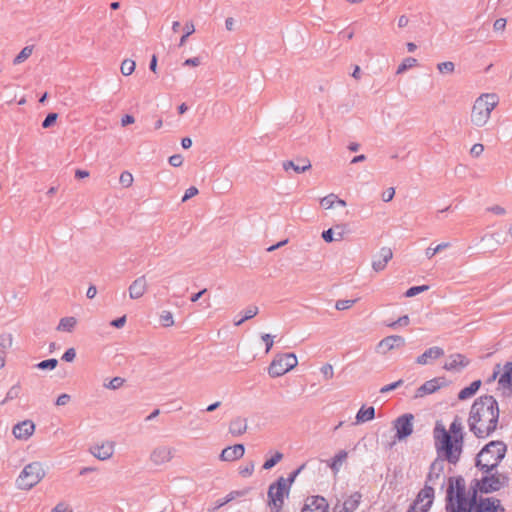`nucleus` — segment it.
Here are the masks:
<instances>
[{
	"label": "nucleus",
	"mask_w": 512,
	"mask_h": 512,
	"mask_svg": "<svg viewBox=\"0 0 512 512\" xmlns=\"http://www.w3.org/2000/svg\"><path fill=\"white\" fill-rule=\"evenodd\" d=\"M499 406L492 395H482L473 402L469 417V430L476 438H486L496 429L499 421Z\"/></svg>",
	"instance_id": "nucleus-1"
},
{
	"label": "nucleus",
	"mask_w": 512,
	"mask_h": 512,
	"mask_svg": "<svg viewBox=\"0 0 512 512\" xmlns=\"http://www.w3.org/2000/svg\"><path fill=\"white\" fill-rule=\"evenodd\" d=\"M437 459L456 465L463 453L464 442L448 436L447 430L439 421L433 430Z\"/></svg>",
	"instance_id": "nucleus-2"
},
{
	"label": "nucleus",
	"mask_w": 512,
	"mask_h": 512,
	"mask_svg": "<svg viewBox=\"0 0 512 512\" xmlns=\"http://www.w3.org/2000/svg\"><path fill=\"white\" fill-rule=\"evenodd\" d=\"M507 445L500 440L487 443L476 455L475 466L481 472H492L505 458Z\"/></svg>",
	"instance_id": "nucleus-3"
},
{
	"label": "nucleus",
	"mask_w": 512,
	"mask_h": 512,
	"mask_svg": "<svg viewBox=\"0 0 512 512\" xmlns=\"http://www.w3.org/2000/svg\"><path fill=\"white\" fill-rule=\"evenodd\" d=\"M459 486L463 490V497L465 498V501L463 502V506L467 507V510L469 511H476V507L478 504L479 499H477V494L480 492V490L477 489L476 485L474 483H471L468 497L466 494V487H465V480L462 476H454L448 478V487L446 491V499L449 497L450 490L452 488L451 496H452V503L455 505H459Z\"/></svg>",
	"instance_id": "nucleus-4"
},
{
	"label": "nucleus",
	"mask_w": 512,
	"mask_h": 512,
	"mask_svg": "<svg viewBox=\"0 0 512 512\" xmlns=\"http://www.w3.org/2000/svg\"><path fill=\"white\" fill-rule=\"evenodd\" d=\"M498 104V97L496 94H483L476 99L472 112L471 122L477 126H484L490 118L491 112Z\"/></svg>",
	"instance_id": "nucleus-5"
},
{
	"label": "nucleus",
	"mask_w": 512,
	"mask_h": 512,
	"mask_svg": "<svg viewBox=\"0 0 512 512\" xmlns=\"http://www.w3.org/2000/svg\"><path fill=\"white\" fill-rule=\"evenodd\" d=\"M481 479H474V483L480 493L489 494L501 490L508 486L510 478L505 473H499L496 470L492 472H482Z\"/></svg>",
	"instance_id": "nucleus-6"
},
{
	"label": "nucleus",
	"mask_w": 512,
	"mask_h": 512,
	"mask_svg": "<svg viewBox=\"0 0 512 512\" xmlns=\"http://www.w3.org/2000/svg\"><path fill=\"white\" fill-rule=\"evenodd\" d=\"M45 476V471L39 462H32L24 467L16 480L19 489L29 490L37 485Z\"/></svg>",
	"instance_id": "nucleus-7"
},
{
	"label": "nucleus",
	"mask_w": 512,
	"mask_h": 512,
	"mask_svg": "<svg viewBox=\"0 0 512 512\" xmlns=\"http://www.w3.org/2000/svg\"><path fill=\"white\" fill-rule=\"evenodd\" d=\"M290 491L289 484L284 477H279L273 482L267 492L268 504L273 512H280L284 505V498Z\"/></svg>",
	"instance_id": "nucleus-8"
},
{
	"label": "nucleus",
	"mask_w": 512,
	"mask_h": 512,
	"mask_svg": "<svg viewBox=\"0 0 512 512\" xmlns=\"http://www.w3.org/2000/svg\"><path fill=\"white\" fill-rule=\"evenodd\" d=\"M298 364L294 353L278 354L274 357L268 367V374L272 378L280 377L295 368Z\"/></svg>",
	"instance_id": "nucleus-9"
},
{
	"label": "nucleus",
	"mask_w": 512,
	"mask_h": 512,
	"mask_svg": "<svg viewBox=\"0 0 512 512\" xmlns=\"http://www.w3.org/2000/svg\"><path fill=\"white\" fill-rule=\"evenodd\" d=\"M413 419L411 413H406L399 416L394 421V428L396 429L395 438L399 441L408 438L413 433Z\"/></svg>",
	"instance_id": "nucleus-10"
},
{
	"label": "nucleus",
	"mask_w": 512,
	"mask_h": 512,
	"mask_svg": "<svg viewBox=\"0 0 512 512\" xmlns=\"http://www.w3.org/2000/svg\"><path fill=\"white\" fill-rule=\"evenodd\" d=\"M449 382L445 377H435L423 383L416 389L415 398H422L426 395L437 392L440 388L448 386Z\"/></svg>",
	"instance_id": "nucleus-11"
},
{
	"label": "nucleus",
	"mask_w": 512,
	"mask_h": 512,
	"mask_svg": "<svg viewBox=\"0 0 512 512\" xmlns=\"http://www.w3.org/2000/svg\"><path fill=\"white\" fill-rule=\"evenodd\" d=\"M329 504L327 500L320 495L308 497L301 512H328Z\"/></svg>",
	"instance_id": "nucleus-12"
},
{
	"label": "nucleus",
	"mask_w": 512,
	"mask_h": 512,
	"mask_svg": "<svg viewBox=\"0 0 512 512\" xmlns=\"http://www.w3.org/2000/svg\"><path fill=\"white\" fill-rule=\"evenodd\" d=\"M405 346V339L399 335H390L383 338L377 345V352L386 354L395 348Z\"/></svg>",
	"instance_id": "nucleus-13"
},
{
	"label": "nucleus",
	"mask_w": 512,
	"mask_h": 512,
	"mask_svg": "<svg viewBox=\"0 0 512 512\" xmlns=\"http://www.w3.org/2000/svg\"><path fill=\"white\" fill-rule=\"evenodd\" d=\"M498 385L504 390L503 395L512 396V362L508 361L503 366V373L498 379Z\"/></svg>",
	"instance_id": "nucleus-14"
},
{
	"label": "nucleus",
	"mask_w": 512,
	"mask_h": 512,
	"mask_svg": "<svg viewBox=\"0 0 512 512\" xmlns=\"http://www.w3.org/2000/svg\"><path fill=\"white\" fill-rule=\"evenodd\" d=\"M500 500L494 497H480L475 512H504Z\"/></svg>",
	"instance_id": "nucleus-15"
},
{
	"label": "nucleus",
	"mask_w": 512,
	"mask_h": 512,
	"mask_svg": "<svg viewBox=\"0 0 512 512\" xmlns=\"http://www.w3.org/2000/svg\"><path fill=\"white\" fill-rule=\"evenodd\" d=\"M444 462L440 461V459L435 458L429 467V472L426 477V483L436 484V481L442 478L441 487H444L445 477L444 473Z\"/></svg>",
	"instance_id": "nucleus-16"
},
{
	"label": "nucleus",
	"mask_w": 512,
	"mask_h": 512,
	"mask_svg": "<svg viewBox=\"0 0 512 512\" xmlns=\"http://www.w3.org/2000/svg\"><path fill=\"white\" fill-rule=\"evenodd\" d=\"M282 167L286 172L292 169L295 173L300 174L311 169L312 165L308 158L298 157L295 160L284 161Z\"/></svg>",
	"instance_id": "nucleus-17"
},
{
	"label": "nucleus",
	"mask_w": 512,
	"mask_h": 512,
	"mask_svg": "<svg viewBox=\"0 0 512 512\" xmlns=\"http://www.w3.org/2000/svg\"><path fill=\"white\" fill-rule=\"evenodd\" d=\"M435 491L434 488L425 482L424 487L418 492L415 500L412 503L422 504L425 508L430 509L434 500Z\"/></svg>",
	"instance_id": "nucleus-18"
},
{
	"label": "nucleus",
	"mask_w": 512,
	"mask_h": 512,
	"mask_svg": "<svg viewBox=\"0 0 512 512\" xmlns=\"http://www.w3.org/2000/svg\"><path fill=\"white\" fill-rule=\"evenodd\" d=\"M173 452H174L173 448H169L166 446H160V447L155 448L152 451V453L150 455V459L154 464L161 465L166 462H169L172 459Z\"/></svg>",
	"instance_id": "nucleus-19"
},
{
	"label": "nucleus",
	"mask_w": 512,
	"mask_h": 512,
	"mask_svg": "<svg viewBox=\"0 0 512 512\" xmlns=\"http://www.w3.org/2000/svg\"><path fill=\"white\" fill-rule=\"evenodd\" d=\"M470 361L463 354L456 353L452 354L449 357V361L446 362L443 368L447 371H456L459 372L463 368L469 365Z\"/></svg>",
	"instance_id": "nucleus-20"
},
{
	"label": "nucleus",
	"mask_w": 512,
	"mask_h": 512,
	"mask_svg": "<svg viewBox=\"0 0 512 512\" xmlns=\"http://www.w3.org/2000/svg\"><path fill=\"white\" fill-rule=\"evenodd\" d=\"M393 252L389 247H382L372 262V268L376 272H380L386 268L387 263L392 259Z\"/></svg>",
	"instance_id": "nucleus-21"
},
{
	"label": "nucleus",
	"mask_w": 512,
	"mask_h": 512,
	"mask_svg": "<svg viewBox=\"0 0 512 512\" xmlns=\"http://www.w3.org/2000/svg\"><path fill=\"white\" fill-rule=\"evenodd\" d=\"M35 430V424L31 420H24L13 427V434L17 439H28Z\"/></svg>",
	"instance_id": "nucleus-22"
},
{
	"label": "nucleus",
	"mask_w": 512,
	"mask_h": 512,
	"mask_svg": "<svg viewBox=\"0 0 512 512\" xmlns=\"http://www.w3.org/2000/svg\"><path fill=\"white\" fill-rule=\"evenodd\" d=\"M245 453V447L243 444H235L233 446L226 447L220 454L222 461H234L243 457Z\"/></svg>",
	"instance_id": "nucleus-23"
},
{
	"label": "nucleus",
	"mask_w": 512,
	"mask_h": 512,
	"mask_svg": "<svg viewBox=\"0 0 512 512\" xmlns=\"http://www.w3.org/2000/svg\"><path fill=\"white\" fill-rule=\"evenodd\" d=\"M147 290V281L146 277L140 276L135 279L132 284L129 286V296L131 299H139L141 298Z\"/></svg>",
	"instance_id": "nucleus-24"
},
{
	"label": "nucleus",
	"mask_w": 512,
	"mask_h": 512,
	"mask_svg": "<svg viewBox=\"0 0 512 512\" xmlns=\"http://www.w3.org/2000/svg\"><path fill=\"white\" fill-rule=\"evenodd\" d=\"M444 355V350L441 347L433 346L427 349L424 353L416 358V363L419 365H426L430 360H436Z\"/></svg>",
	"instance_id": "nucleus-25"
},
{
	"label": "nucleus",
	"mask_w": 512,
	"mask_h": 512,
	"mask_svg": "<svg viewBox=\"0 0 512 512\" xmlns=\"http://www.w3.org/2000/svg\"><path fill=\"white\" fill-rule=\"evenodd\" d=\"M362 499V494L360 492H354L348 499H346L343 503L342 508L339 512H355L358 508ZM336 512V510H334Z\"/></svg>",
	"instance_id": "nucleus-26"
},
{
	"label": "nucleus",
	"mask_w": 512,
	"mask_h": 512,
	"mask_svg": "<svg viewBox=\"0 0 512 512\" xmlns=\"http://www.w3.org/2000/svg\"><path fill=\"white\" fill-rule=\"evenodd\" d=\"M113 444L107 443L95 446L91 452L99 460H107L113 455Z\"/></svg>",
	"instance_id": "nucleus-27"
},
{
	"label": "nucleus",
	"mask_w": 512,
	"mask_h": 512,
	"mask_svg": "<svg viewBox=\"0 0 512 512\" xmlns=\"http://www.w3.org/2000/svg\"><path fill=\"white\" fill-rule=\"evenodd\" d=\"M247 430L246 419L237 417L233 419L229 424V432L234 436H240Z\"/></svg>",
	"instance_id": "nucleus-28"
},
{
	"label": "nucleus",
	"mask_w": 512,
	"mask_h": 512,
	"mask_svg": "<svg viewBox=\"0 0 512 512\" xmlns=\"http://www.w3.org/2000/svg\"><path fill=\"white\" fill-rule=\"evenodd\" d=\"M481 385L482 381L480 379L473 381L469 386L460 390V392L458 393V399L466 400L474 396L480 389Z\"/></svg>",
	"instance_id": "nucleus-29"
},
{
	"label": "nucleus",
	"mask_w": 512,
	"mask_h": 512,
	"mask_svg": "<svg viewBox=\"0 0 512 512\" xmlns=\"http://www.w3.org/2000/svg\"><path fill=\"white\" fill-rule=\"evenodd\" d=\"M448 436L464 442V432L459 417H455L447 430Z\"/></svg>",
	"instance_id": "nucleus-30"
},
{
	"label": "nucleus",
	"mask_w": 512,
	"mask_h": 512,
	"mask_svg": "<svg viewBox=\"0 0 512 512\" xmlns=\"http://www.w3.org/2000/svg\"><path fill=\"white\" fill-rule=\"evenodd\" d=\"M375 418V408L370 406L365 408L362 406L356 414L357 423H363L367 421H371Z\"/></svg>",
	"instance_id": "nucleus-31"
},
{
	"label": "nucleus",
	"mask_w": 512,
	"mask_h": 512,
	"mask_svg": "<svg viewBox=\"0 0 512 512\" xmlns=\"http://www.w3.org/2000/svg\"><path fill=\"white\" fill-rule=\"evenodd\" d=\"M77 324L75 317H64L60 320L57 330L71 332Z\"/></svg>",
	"instance_id": "nucleus-32"
},
{
	"label": "nucleus",
	"mask_w": 512,
	"mask_h": 512,
	"mask_svg": "<svg viewBox=\"0 0 512 512\" xmlns=\"http://www.w3.org/2000/svg\"><path fill=\"white\" fill-rule=\"evenodd\" d=\"M33 49H34L33 45L25 46L19 52V54L14 58L13 64L18 65V64H21L22 62H24L26 59H28L31 56Z\"/></svg>",
	"instance_id": "nucleus-33"
},
{
	"label": "nucleus",
	"mask_w": 512,
	"mask_h": 512,
	"mask_svg": "<svg viewBox=\"0 0 512 512\" xmlns=\"http://www.w3.org/2000/svg\"><path fill=\"white\" fill-rule=\"evenodd\" d=\"M20 391H21V386H20L19 383L13 385L9 389V391L7 392L6 397L4 398V400L0 402V405H3V404H5L8 401H11V400H14V399L18 398L19 394H20Z\"/></svg>",
	"instance_id": "nucleus-34"
},
{
	"label": "nucleus",
	"mask_w": 512,
	"mask_h": 512,
	"mask_svg": "<svg viewBox=\"0 0 512 512\" xmlns=\"http://www.w3.org/2000/svg\"><path fill=\"white\" fill-rule=\"evenodd\" d=\"M57 365L58 360L56 358H50L37 363L35 367L40 370H53Z\"/></svg>",
	"instance_id": "nucleus-35"
},
{
	"label": "nucleus",
	"mask_w": 512,
	"mask_h": 512,
	"mask_svg": "<svg viewBox=\"0 0 512 512\" xmlns=\"http://www.w3.org/2000/svg\"><path fill=\"white\" fill-rule=\"evenodd\" d=\"M135 67H136L135 61H133L131 59H125L121 63V67H120L121 73L124 76H129L134 72Z\"/></svg>",
	"instance_id": "nucleus-36"
},
{
	"label": "nucleus",
	"mask_w": 512,
	"mask_h": 512,
	"mask_svg": "<svg viewBox=\"0 0 512 512\" xmlns=\"http://www.w3.org/2000/svg\"><path fill=\"white\" fill-rule=\"evenodd\" d=\"M417 63V60L415 58H412V57H407L405 58L401 64L398 66L397 70H396V74H402L404 73L406 70H408L409 68H412L416 65Z\"/></svg>",
	"instance_id": "nucleus-37"
},
{
	"label": "nucleus",
	"mask_w": 512,
	"mask_h": 512,
	"mask_svg": "<svg viewBox=\"0 0 512 512\" xmlns=\"http://www.w3.org/2000/svg\"><path fill=\"white\" fill-rule=\"evenodd\" d=\"M283 458V454L281 452H276L272 457L267 459L262 468L264 470H270L272 469L279 461H281Z\"/></svg>",
	"instance_id": "nucleus-38"
},
{
	"label": "nucleus",
	"mask_w": 512,
	"mask_h": 512,
	"mask_svg": "<svg viewBox=\"0 0 512 512\" xmlns=\"http://www.w3.org/2000/svg\"><path fill=\"white\" fill-rule=\"evenodd\" d=\"M347 452L345 450L339 451L332 459V463L330 464V468L333 471H338V465L347 458Z\"/></svg>",
	"instance_id": "nucleus-39"
},
{
	"label": "nucleus",
	"mask_w": 512,
	"mask_h": 512,
	"mask_svg": "<svg viewBox=\"0 0 512 512\" xmlns=\"http://www.w3.org/2000/svg\"><path fill=\"white\" fill-rule=\"evenodd\" d=\"M449 246V243H440L436 247H428L425 251V255L428 259H431L434 255L444 250Z\"/></svg>",
	"instance_id": "nucleus-40"
},
{
	"label": "nucleus",
	"mask_w": 512,
	"mask_h": 512,
	"mask_svg": "<svg viewBox=\"0 0 512 512\" xmlns=\"http://www.w3.org/2000/svg\"><path fill=\"white\" fill-rule=\"evenodd\" d=\"M428 289H429L428 285L412 286L406 290L404 295H405V297H414L424 291H427Z\"/></svg>",
	"instance_id": "nucleus-41"
},
{
	"label": "nucleus",
	"mask_w": 512,
	"mask_h": 512,
	"mask_svg": "<svg viewBox=\"0 0 512 512\" xmlns=\"http://www.w3.org/2000/svg\"><path fill=\"white\" fill-rule=\"evenodd\" d=\"M12 345V335L11 334H1L0 335V351L6 353V350L10 348Z\"/></svg>",
	"instance_id": "nucleus-42"
},
{
	"label": "nucleus",
	"mask_w": 512,
	"mask_h": 512,
	"mask_svg": "<svg viewBox=\"0 0 512 512\" xmlns=\"http://www.w3.org/2000/svg\"><path fill=\"white\" fill-rule=\"evenodd\" d=\"M125 382V379L122 377H114L108 383H104V387L110 390H116L120 388Z\"/></svg>",
	"instance_id": "nucleus-43"
},
{
	"label": "nucleus",
	"mask_w": 512,
	"mask_h": 512,
	"mask_svg": "<svg viewBox=\"0 0 512 512\" xmlns=\"http://www.w3.org/2000/svg\"><path fill=\"white\" fill-rule=\"evenodd\" d=\"M160 322L163 327H170L174 324L173 315L170 311H162Z\"/></svg>",
	"instance_id": "nucleus-44"
},
{
	"label": "nucleus",
	"mask_w": 512,
	"mask_h": 512,
	"mask_svg": "<svg viewBox=\"0 0 512 512\" xmlns=\"http://www.w3.org/2000/svg\"><path fill=\"white\" fill-rule=\"evenodd\" d=\"M249 492V489H243V490H236L231 491L227 496L223 499V503H229L230 501L234 500L237 497H243L247 495Z\"/></svg>",
	"instance_id": "nucleus-45"
},
{
	"label": "nucleus",
	"mask_w": 512,
	"mask_h": 512,
	"mask_svg": "<svg viewBox=\"0 0 512 512\" xmlns=\"http://www.w3.org/2000/svg\"><path fill=\"white\" fill-rule=\"evenodd\" d=\"M337 199V195L331 193L325 197H323L320 201V204L325 209H331L333 205L335 204V201Z\"/></svg>",
	"instance_id": "nucleus-46"
},
{
	"label": "nucleus",
	"mask_w": 512,
	"mask_h": 512,
	"mask_svg": "<svg viewBox=\"0 0 512 512\" xmlns=\"http://www.w3.org/2000/svg\"><path fill=\"white\" fill-rule=\"evenodd\" d=\"M357 301L358 299L338 300L336 301L335 308L339 311H344L351 308Z\"/></svg>",
	"instance_id": "nucleus-47"
},
{
	"label": "nucleus",
	"mask_w": 512,
	"mask_h": 512,
	"mask_svg": "<svg viewBox=\"0 0 512 512\" xmlns=\"http://www.w3.org/2000/svg\"><path fill=\"white\" fill-rule=\"evenodd\" d=\"M58 119V114L55 112L48 113L45 119L42 122V127L44 129L50 128L53 126Z\"/></svg>",
	"instance_id": "nucleus-48"
},
{
	"label": "nucleus",
	"mask_w": 512,
	"mask_h": 512,
	"mask_svg": "<svg viewBox=\"0 0 512 512\" xmlns=\"http://www.w3.org/2000/svg\"><path fill=\"white\" fill-rule=\"evenodd\" d=\"M437 69L440 73H453L455 70V64L451 61L441 62L437 65Z\"/></svg>",
	"instance_id": "nucleus-49"
},
{
	"label": "nucleus",
	"mask_w": 512,
	"mask_h": 512,
	"mask_svg": "<svg viewBox=\"0 0 512 512\" xmlns=\"http://www.w3.org/2000/svg\"><path fill=\"white\" fill-rule=\"evenodd\" d=\"M119 182L123 187H130L133 183V176L128 171H123L120 175Z\"/></svg>",
	"instance_id": "nucleus-50"
},
{
	"label": "nucleus",
	"mask_w": 512,
	"mask_h": 512,
	"mask_svg": "<svg viewBox=\"0 0 512 512\" xmlns=\"http://www.w3.org/2000/svg\"><path fill=\"white\" fill-rule=\"evenodd\" d=\"M259 312V309L257 306H249L243 311L242 321H247L255 317Z\"/></svg>",
	"instance_id": "nucleus-51"
},
{
	"label": "nucleus",
	"mask_w": 512,
	"mask_h": 512,
	"mask_svg": "<svg viewBox=\"0 0 512 512\" xmlns=\"http://www.w3.org/2000/svg\"><path fill=\"white\" fill-rule=\"evenodd\" d=\"M254 467H255L254 462L250 461L244 467L239 468V474L242 477H249L253 474Z\"/></svg>",
	"instance_id": "nucleus-52"
},
{
	"label": "nucleus",
	"mask_w": 512,
	"mask_h": 512,
	"mask_svg": "<svg viewBox=\"0 0 512 512\" xmlns=\"http://www.w3.org/2000/svg\"><path fill=\"white\" fill-rule=\"evenodd\" d=\"M402 384H403V380L399 379L393 383L383 386L380 389V393H387V392L393 391V390L397 389L398 387H400Z\"/></svg>",
	"instance_id": "nucleus-53"
},
{
	"label": "nucleus",
	"mask_w": 512,
	"mask_h": 512,
	"mask_svg": "<svg viewBox=\"0 0 512 512\" xmlns=\"http://www.w3.org/2000/svg\"><path fill=\"white\" fill-rule=\"evenodd\" d=\"M306 464H302L299 466L296 470L291 472L285 480L287 481V484H289V487L292 485V483L295 481L296 477L300 474V472L305 468Z\"/></svg>",
	"instance_id": "nucleus-54"
},
{
	"label": "nucleus",
	"mask_w": 512,
	"mask_h": 512,
	"mask_svg": "<svg viewBox=\"0 0 512 512\" xmlns=\"http://www.w3.org/2000/svg\"><path fill=\"white\" fill-rule=\"evenodd\" d=\"M168 162L173 167H180L183 164V157L181 154H174L169 157Z\"/></svg>",
	"instance_id": "nucleus-55"
},
{
	"label": "nucleus",
	"mask_w": 512,
	"mask_h": 512,
	"mask_svg": "<svg viewBox=\"0 0 512 512\" xmlns=\"http://www.w3.org/2000/svg\"><path fill=\"white\" fill-rule=\"evenodd\" d=\"M322 238L325 242L327 243H331L333 241H336V238L334 237V227L333 228H329L327 230H324L322 232Z\"/></svg>",
	"instance_id": "nucleus-56"
},
{
	"label": "nucleus",
	"mask_w": 512,
	"mask_h": 512,
	"mask_svg": "<svg viewBox=\"0 0 512 512\" xmlns=\"http://www.w3.org/2000/svg\"><path fill=\"white\" fill-rule=\"evenodd\" d=\"M409 317L408 315H404L399 317L396 321L389 324V327L396 328L397 326H407L409 324Z\"/></svg>",
	"instance_id": "nucleus-57"
},
{
	"label": "nucleus",
	"mask_w": 512,
	"mask_h": 512,
	"mask_svg": "<svg viewBox=\"0 0 512 512\" xmlns=\"http://www.w3.org/2000/svg\"><path fill=\"white\" fill-rule=\"evenodd\" d=\"M320 370L325 379H331L334 375L333 367L328 363L323 365Z\"/></svg>",
	"instance_id": "nucleus-58"
},
{
	"label": "nucleus",
	"mask_w": 512,
	"mask_h": 512,
	"mask_svg": "<svg viewBox=\"0 0 512 512\" xmlns=\"http://www.w3.org/2000/svg\"><path fill=\"white\" fill-rule=\"evenodd\" d=\"M76 357V351L74 348L67 349L62 355L61 359L65 362H72Z\"/></svg>",
	"instance_id": "nucleus-59"
},
{
	"label": "nucleus",
	"mask_w": 512,
	"mask_h": 512,
	"mask_svg": "<svg viewBox=\"0 0 512 512\" xmlns=\"http://www.w3.org/2000/svg\"><path fill=\"white\" fill-rule=\"evenodd\" d=\"M197 194H198V189L195 186L189 187L188 189H186V191L182 197V202H186L187 200L196 196Z\"/></svg>",
	"instance_id": "nucleus-60"
},
{
	"label": "nucleus",
	"mask_w": 512,
	"mask_h": 512,
	"mask_svg": "<svg viewBox=\"0 0 512 512\" xmlns=\"http://www.w3.org/2000/svg\"><path fill=\"white\" fill-rule=\"evenodd\" d=\"M484 151V146L480 143H476L472 146L471 150H470V154L473 156V157H479Z\"/></svg>",
	"instance_id": "nucleus-61"
},
{
	"label": "nucleus",
	"mask_w": 512,
	"mask_h": 512,
	"mask_svg": "<svg viewBox=\"0 0 512 512\" xmlns=\"http://www.w3.org/2000/svg\"><path fill=\"white\" fill-rule=\"evenodd\" d=\"M506 19L505 18H499L497 20H495L494 24H493V29L494 31L498 32V31H503L506 27Z\"/></svg>",
	"instance_id": "nucleus-62"
},
{
	"label": "nucleus",
	"mask_w": 512,
	"mask_h": 512,
	"mask_svg": "<svg viewBox=\"0 0 512 512\" xmlns=\"http://www.w3.org/2000/svg\"><path fill=\"white\" fill-rule=\"evenodd\" d=\"M51 512H73L71 508H69L65 503H58Z\"/></svg>",
	"instance_id": "nucleus-63"
},
{
	"label": "nucleus",
	"mask_w": 512,
	"mask_h": 512,
	"mask_svg": "<svg viewBox=\"0 0 512 512\" xmlns=\"http://www.w3.org/2000/svg\"><path fill=\"white\" fill-rule=\"evenodd\" d=\"M430 509L425 508L424 506H420L415 503H411L408 507L407 512H428Z\"/></svg>",
	"instance_id": "nucleus-64"
}]
</instances>
